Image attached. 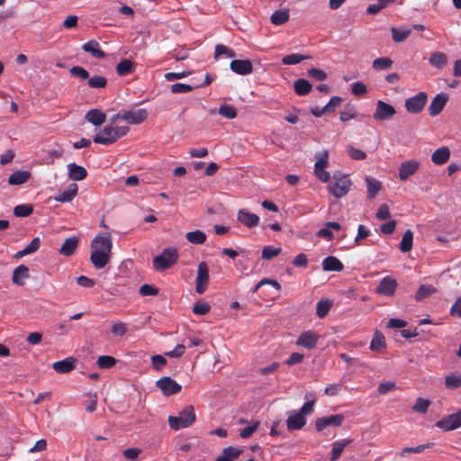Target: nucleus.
<instances>
[{
  "label": "nucleus",
  "instance_id": "774afa93",
  "mask_svg": "<svg viewBox=\"0 0 461 461\" xmlns=\"http://www.w3.org/2000/svg\"><path fill=\"white\" fill-rule=\"evenodd\" d=\"M396 227V221L394 220L389 221L380 225V230L384 235L392 234Z\"/></svg>",
  "mask_w": 461,
  "mask_h": 461
},
{
  "label": "nucleus",
  "instance_id": "49530a36",
  "mask_svg": "<svg viewBox=\"0 0 461 461\" xmlns=\"http://www.w3.org/2000/svg\"><path fill=\"white\" fill-rule=\"evenodd\" d=\"M307 59H308L307 56H303L299 53H293V54L286 55V56L283 57L282 63L284 65H296Z\"/></svg>",
  "mask_w": 461,
  "mask_h": 461
},
{
  "label": "nucleus",
  "instance_id": "603ef678",
  "mask_svg": "<svg viewBox=\"0 0 461 461\" xmlns=\"http://www.w3.org/2000/svg\"><path fill=\"white\" fill-rule=\"evenodd\" d=\"M282 251L281 248H274L272 246H266L262 249V258L266 260H269L276 256H278Z\"/></svg>",
  "mask_w": 461,
  "mask_h": 461
},
{
  "label": "nucleus",
  "instance_id": "37998d69",
  "mask_svg": "<svg viewBox=\"0 0 461 461\" xmlns=\"http://www.w3.org/2000/svg\"><path fill=\"white\" fill-rule=\"evenodd\" d=\"M436 291L437 289L433 285H421L415 294V299L421 301L436 293Z\"/></svg>",
  "mask_w": 461,
  "mask_h": 461
},
{
  "label": "nucleus",
  "instance_id": "f3484780",
  "mask_svg": "<svg viewBox=\"0 0 461 461\" xmlns=\"http://www.w3.org/2000/svg\"><path fill=\"white\" fill-rule=\"evenodd\" d=\"M420 163L416 160H407L402 162L399 167V178L405 181L411 176L414 175L419 169Z\"/></svg>",
  "mask_w": 461,
  "mask_h": 461
},
{
  "label": "nucleus",
  "instance_id": "c9c22d12",
  "mask_svg": "<svg viewBox=\"0 0 461 461\" xmlns=\"http://www.w3.org/2000/svg\"><path fill=\"white\" fill-rule=\"evenodd\" d=\"M135 64L130 59H124L116 66V73L119 76H127L134 71Z\"/></svg>",
  "mask_w": 461,
  "mask_h": 461
},
{
  "label": "nucleus",
  "instance_id": "c85d7f7f",
  "mask_svg": "<svg viewBox=\"0 0 461 461\" xmlns=\"http://www.w3.org/2000/svg\"><path fill=\"white\" fill-rule=\"evenodd\" d=\"M78 246V238L71 237L66 239L63 242L61 248L59 249V253L63 256L69 257L73 255Z\"/></svg>",
  "mask_w": 461,
  "mask_h": 461
},
{
  "label": "nucleus",
  "instance_id": "20e7f679",
  "mask_svg": "<svg viewBox=\"0 0 461 461\" xmlns=\"http://www.w3.org/2000/svg\"><path fill=\"white\" fill-rule=\"evenodd\" d=\"M315 158L317 159L314 165V172L316 176L323 183L329 182L330 179V173L325 170L329 164L328 151L324 150L322 152H318L316 153Z\"/></svg>",
  "mask_w": 461,
  "mask_h": 461
},
{
  "label": "nucleus",
  "instance_id": "72a5a7b5",
  "mask_svg": "<svg viewBox=\"0 0 461 461\" xmlns=\"http://www.w3.org/2000/svg\"><path fill=\"white\" fill-rule=\"evenodd\" d=\"M312 88V84L304 79V78H299L294 81V89L297 95L303 96L308 95Z\"/></svg>",
  "mask_w": 461,
  "mask_h": 461
},
{
  "label": "nucleus",
  "instance_id": "1a4fd4ad",
  "mask_svg": "<svg viewBox=\"0 0 461 461\" xmlns=\"http://www.w3.org/2000/svg\"><path fill=\"white\" fill-rule=\"evenodd\" d=\"M396 111L393 105L382 100H378L373 117L377 121H386L392 119Z\"/></svg>",
  "mask_w": 461,
  "mask_h": 461
},
{
  "label": "nucleus",
  "instance_id": "f257e3e1",
  "mask_svg": "<svg viewBox=\"0 0 461 461\" xmlns=\"http://www.w3.org/2000/svg\"><path fill=\"white\" fill-rule=\"evenodd\" d=\"M194 407L189 405L184 408L177 416H169L168 424L171 429L179 430L190 427L195 421Z\"/></svg>",
  "mask_w": 461,
  "mask_h": 461
},
{
  "label": "nucleus",
  "instance_id": "ea45409f",
  "mask_svg": "<svg viewBox=\"0 0 461 461\" xmlns=\"http://www.w3.org/2000/svg\"><path fill=\"white\" fill-rule=\"evenodd\" d=\"M366 185H367V196H368V198H374L375 196H376L378 192L381 190L382 184L380 181H378L371 176H366Z\"/></svg>",
  "mask_w": 461,
  "mask_h": 461
},
{
  "label": "nucleus",
  "instance_id": "6e6d98bb",
  "mask_svg": "<svg viewBox=\"0 0 461 461\" xmlns=\"http://www.w3.org/2000/svg\"><path fill=\"white\" fill-rule=\"evenodd\" d=\"M264 285H271L272 286H274L276 291H280L281 290V285L274 280V279H268V278H264L262 279L261 281H259L252 289H251V292L253 294L257 293L258 291V289L263 286Z\"/></svg>",
  "mask_w": 461,
  "mask_h": 461
},
{
  "label": "nucleus",
  "instance_id": "5701e85b",
  "mask_svg": "<svg viewBox=\"0 0 461 461\" xmlns=\"http://www.w3.org/2000/svg\"><path fill=\"white\" fill-rule=\"evenodd\" d=\"M29 277V267L24 265H20L14 268L13 272L12 281L14 285L22 286L25 284V281Z\"/></svg>",
  "mask_w": 461,
  "mask_h": 461
},
{
  "label": "nucleus",
  "instance_id": "c03bdc74",
  "mask_svg": "<svg viewBox=\"0 0 461 461\" xmlns=\"http://www.w3.org/2000/svg\"><path fill=\"white\" fill-rule=\"evenodd\" d=\"M332 306L330 300H321L317 303L316 314L319 318L322 319L326 317Z\"/></svg>",
  "mask_w": 461,
  "mask_h": 461
},
{
  "label": "nucleus",
  "instance_id": "13d9d810",
  "mask_svg": "<svg viewBox=\"0 0 461 461\" xmlns=\"http://www.w3.org/2000/svg\"><path fill=\"white\" fill-rule=\"evenodd\" d=\"M357 113L352 106L348 104L343 111L339 113V119L341 122H348L350 119H354Z\"/></svg>",
  "mask_w": 461,
  "mask_h": 461
},
{
  "label": "nucleus",
  "instance_id": "de8ad7c7",
  "mask_svg": "<svg viewBox=\"0 0 461 461\" xmlns=\"http://www.w3.org/2000/svg\"><path fill=\"white\" fill-rule=\"evenodd\" d=\"M392 64L393 60L390 58H378L373 61V68L375 70H384L390 68Z\"/></svg>",
  "mask_w": 461,
  "mask_h": 461
},
{
  "label": "nucleus",
  "instance_id": "2f4dec72",
  "mask_svg": "<svg viewBox=\"0 0 461 461\" xmlns=\"http://www.w3.org/2000/svg\"><path fill=\"white\" fill-rule=\"evenodd\" d=\"M31 178L29 171H16L9 176L8 184L11 185H18L26 183Z\"/></svg>",
  "mask_w": 461,
  "mask_h": 461
},
{
  "label": "nucleus",
  "instance_id": "b1692460",
  "mask_svg": "<svg viewBox=\"0 0 461 461\" xmlns=\"http://www.w3.org/2000/svg\"><path fill=\"white\" fill-rule=\"evenodd\" d=\"M77 191H78L77 185L75 183H72L68 185L67 190L53 196V199L59 203H69L77 196Z\"/></svg>",
  "mask_w": 461,
  "mask_h": 461
},
{
  "label": "nucleus",
  "instance_id": "58836bf2",
  "mask_svg": "<svg viewBox=\"0 0 461 461\" xmlns=\"http://www.w3.org/2000/svg\"><path fill=\"white\" fill-rule=\"evenodd\" d=\"M444 385L447 390H455L461 387V375L450 373L446 375Z\"/></svg>",
  "mask_w": 461,
  "mask_h": 461
},
{
  "label": "nucleus",
  "instance_id": "412c9836",
  "mask_svg": "<svg viewBox=\"0 0 461 461\" xmlns=\"http://www.w3.org/2000/svg\"><path fill=\"white\" fill-rule=\"evenodd\" d=\"M306 424V418L303 417L299 411L292 413L286 420L287 429L299 430Z\"/></svg>",
  "mask_w": 461,
  "mask_h": 461
},
{
  "label": "nucleus",
  "instance_id": "423d86ee",
  "mask_svg": "<svg viewBox=\"0 0 461 461\" xmlns=\"http://www.w3.org/2000/svg\"><path fill=\"white\" fill-rule=\"evenodd\" d=\"M436 427L443 431H451L461 427V410L456 413L444 416L436 422Z\"/></svg>",
  "mask_w": 461,
  "mask_h": 461
},
{
  "label": "nucleus",
  "instance_id": "7c9ffc66",
  "mask_svg": "<svg viewBox=\"0 0 461 461\" xmlns=\"http://www.w3.org/2000/svg\"><path fill=\"white\" fill-rule=\"evenodd\" d=\"M352 442V439L345 438L332 443L330 461H337L345 447Z\"/></svg>",
  "mask_w": 461,
  "mask_h": 461
},
{
  "label": "nucleus",
  "instance_id": "aec40b11",
  "mask_svg": "<svg viewBox=\"0 0 461 461\" xmlns=\"http://www.w3.org/2000/svg\"><path fill=\"white\" fill-rule=\"evenodd\" d=\"M111 255L99 250H91L90 261L95 269L104 268L110 261Z\"/></svg>",
  "mask_w": 461,
  "mask_h": 461
},
{
  "label": "nucleus",
  "instance_id": "a18cd8bd",
  "mask_svg": "<svg viewBox=\"0 0 461 461\" xmlns=\"http://www.w3.org/2000/svg\"><path fill=\"white\" fill-rule=\"evenodd\" d=\"M218 113L228 119H234L237 116V109L231 104H221L218 109Z\"/></svg>",
  "mask_w": 461,
  "mask_h": 461
},
{
  "label": "nucleus",
  "instance_id": "4c0bfd02",
  "mask_svg": "<svg viewBox=\"0 0 461 461\" xmlns=\"http://www.w3.org/2000/svg\"><path fill=\"white\" fill-rule=\"evenodd\" d=\"M429 64L437 68H443L447 63V57L440 51L433 52L429 59Z\"/></svg>",
  "mask_w": 461,
  "mask_h": 461
},
{
  "label": "nucleus",
  "instance_id": "9d476101",
  "mask_svg": "<svg viewBox=\"0 0 461 461\" xmlns=\"http://www.w3.org/2000/svg\"><path fill=\"white\" fill-rule=\"evenodd\" d=\"M113 241L110 234L96 235L91 242V250L112 254Z\"/></svg>",
  "mask_w": 461,
  "mask_h": 461
},
{
  "label": "nucleus",
  "instance_id": "4be33fe9",
  "mask_svg": "<svg viewBox=\"0 0 461 461\" xmlns=\"http://www.w3.org/2000/svg\"><path fill=\"white\" fill-rule=\"evenodd\" d=\"M53 369L59 374H67L76 367V359L74 357H67L52 364Z\"/></svg>",
  "mask_w": 461,
  "mask_h": 461
},
{
  "label": "nucleus",
  "instance_id": "338daca9",
  "mask_svg": "<svg viewBox=\"0 0 461 461\" xmlns=\"http://www.w3.org/2000/svg\"><path fill=\"white\" fill-rule=\"evenodd\" d=\"M111 331L114 336L122 337L127 332V326L123 322H116L113 324Z\"/></svg>",
  "mask_w": 461,
  "mask_h": 461
},
{
  "label": "nucleus",
  "instance_id": "3c124183",
  "mask_svg": "<svg viewBox=\"0 0 461 461\" xmlns=\"http://www.w3.org/2000/svg\"><path fill=\"white\" fill-rule=\"evenodd\" d=\"M87 85L91 88H104L107 85V79L103 76H94L88 78Z\"/></svg>",
  "mask_w": 461,
  "mask_h": 461
},
{
  "label": "nucleus",
  "instance_id": "ddd939ff",
  "mask_svg": "<svg viewBox=\"0 0 461 461\" xmlns=\"http://www.w3.org/2000/svg\"><path fill=\"white\" fill-rule=\"evenodd\" d=\"M148 111L146 109H138L135 111H124L122 113V119L130 124H139L148 118Z\"/></svg>",
  "mask_w": 461,
  "mask_h": 461
},
{
  "label": "nucleus",
  "instance_id": "a878e982",
  "mask_svg": "<svg viewBox=\"0 0 461 461\" xmlns=\"http://www.w3.org/2000/svg\"><path fill=\"white\" fill-rule=\"evenodd\" d=\"M85 119L95 126H100L105 122L106 114L99 109H91L86 113Z\"/></svg>",
  "mask_w": 461,
  "mask_h": 461
},
{
  "label": "nucleus",
  "instance_id": "4d7b16f0",
  "mask_svg": "<svg viewBox=\"0 0 461 461\" xmlns=\"http://www.w3.org/2000/svg\"><path fill=\"white\" fill-rule=\"evenodd\" d=\"M69 73L72 77H78L80 79H87L89 77L88 71L79 66H75L70 68Z\"/></svg>",
  "mask_w": 461,
  "mask_h": 461
},
{
  "label": "nucleus",
  "instance_id": "e433bc0d",
  "mask_svg": "<svg viewBox=\"0 0 461 461\" xmlns=\"http://www.w3.org/2000/svg\"><path fill=\"white\" fill-rule=\"evenodd\" d=\"M289 17L290 14L288 9H280L272 14L270 20L275 25H282L289 20Z\"/></svg>",
  "mask_w": 461,
  "mask_h": 461
},
{
  "label": "nucleus",
  "instance_id": "7ed1b4c3",
  "mask_svg": "<svg viewBox=\"0 0 461 461\" xmlns=\"http://www.w3.org/2000/svg\"><path fill=\"white\" fill-rule=\"evenodd\" d=\"M178 259L177 249L167 248L162 253L153 258V267L158 271L170 268Z\"/></svg>",
  "mask_w": 461,
  "mask_h": 461
},
{
  "label": "nucleus",
  "instance_id": "f8f14e48",
  "mask_svg": "<svg viewBox=\"0 0 461 461\" xmlns=\"http://www.w3.org/2000/svg\"><path fill=\"white\" fill-rule=\"evenodd\" d=\"M397 286L398 284L396 279L386 276L379 282L377 287L375 288V292L378 294L393 296L396 291Z\"/></svg>",
  "mask_w": 461,
  "mask_h": 461
},
{
  "label": "nucleus",
  "instance_id": "052dcab7",
  "mask_svg": "<svg viewBox=\"0 0 461 461\" xmlns=\"http://www.w3.org/2000/svg\"><path fill=\"white\" fill-rule=\"evenodd\" d=\"M194 89V86L183 83H176L171 86V92L173 94L188 93Z\"/></svg>",
  "mask_w": 461,
  "mask_h": 461
},
{
  "label": "nucleus",
  "instance_id": "6e6552de",
  "mask_svg": "<svg viewBox=\"0 0 461 461\" xmlns=\"http://www.w3.org/2000/svg\"><path fill=\"white\" fill-rule=\"evenodd\" d=\"M156 385L167 396L176 394L182 389V386L169 376L158 379L156 382Z\"/></svg>",
  "mask_w": 461,
  "mask_h": 461
},
{
  "label": "nucleus",
  "instance_id": "e2e57ef3",
  "mask_svg": "<svg viewBox=\"0 0 461 461\" xmlns=\"http://www.w3.org/2000/svg\"><path fill=\"white\" fill-rule=\"evenodd\" d=\"M226 54L230 58L235 57L234 50L227 48L225 45L218 44L215 47V59H218L221 55Z\"/></svg>",
  "mask_w": 461,
  "mask_h": 461
},
{
  "label": "nucleus",
  "instance_id": "cd10ccee",
  "mask_svg": "<svg viewBox=\"0 0 461 461\" xmlns=\"http://www.w3.org/2000/svg\"><path fill=\"white\" fill-rule=\"evenodd\" d=\"M322 269L324 271L340 272L344 269L342 262L333 256L325 258L322 261Z\"/></svg>",
  "mask_w": 461,
  "mask_h": 461
},
{
  "label": "nucleus",
  "instance_id": "5fc2aeb1",
  "mask_svg": "<svg viewBox=\"0 0 461 461\" xmlns=\"http://www.w3.org/2000/svg\"><path fill=\"white\" fill-rule=\"evenodd\" d=\"M116 364V359L111 356H100L97 359V365L101 368H110Z\"/></svg>",
  "mask_w": 461,
  "mask_h": 461
},
{
  "label": "nucleus",
  "instance_id": "680f3d73",
  "mask_svg": "<svg viewBox=\"0 0 461 461\" xmlns=\"http://www.w3.org/2000/svg\"><path fill=\"white\" fill-rule=\"evenodd\" d=\"M139 293L141 296L157 295L158 289L151 285L145 284L140 286Z\"/></svg>",
  "mask_w": 461,
  "mask_h": 461
},
{
  "label": "nucleus",
  "instance_id": "4468645a",
  "mask_svg": "<svg viewBox=\"0 0 461 461\" xmlns=\"http://www.w3.org/2000/svg\"><path fill=\"white\" fill-rule=\"evenodd\" d=\"M448 101V95L447 94L441 92L432 99L429 106V113L430 116H437L438 115L442 110L444 109L445 105L447 104Z\"/></svg>",
  "mask_w": 461,
  "mask_h": 461
},
{
  "label": "nucleus",
  "instance_id": "a19ab883",
  "mask_svg": "<svg viewBox=\"0 0 461 461\" xmlns=\"http://www.w3.org/2000/svg\"><path fill=\"white\" fill-rule=\"evenodd\" d=\"M185 238L188 240V242L195 245L203 244L206 240L205 233L199 230L187 232L185 234Z\"/></svg>",
  "mask_w": 461,
  "mask_h": 461
},
{
  "label": "nucleus",
  "instance_id": "bb28decb",
  "mask_svg": "<svg viewBox=\"0 0 461 461\" xmlns=\"http://www.w3.org/2000/svg\"><path fill=\"white\" fill-rule=\"evenodd\" d=\"M450 158V149L447 146H443L436 149L431 155V161L435 165H443L447 162Z\"/></svg>",
  "mask_w": 461,
  "mask_h": 461
},
{
  "label": "nucleus",
  "instance_id": "864d4df0",
  "mask_svg": "<svg viewBox=\"0 0 461 461\" xmlns=\"http://www.w3.org/2000/svg\"><path fill=\"white\" fill-rule=\"evenodd\" d=\"M430 405V401L428 399L418 398L412 410L419 413H426Z\"/></svg>",
  "mask_w": 461,
  "mask_h": 461
},
{
  "label": "nucleus",
  "instance_id": "dca6fc26",
  "mask_svg": "<svg viewBox=\"0 0 461 461\" xmlns=\"http://www.w3.org/2000/svg\"><path fill=\"white\" fill-rule=\"evenodd\" d=\"M94 142L103 144V145H110L114 143L117 139L115 138L114 132H113V126H105L103 130L99 131L98 134H96L94 139Z\"/></svg>",
  "mask_w": 461,
  "mask_h": 461
},
{
  "label": "nucleus",
  "instance_id": "c756f323",
  "mask_svg": "<svg viewBox=\"0 0 461 461\" xmlns=\"http://www.w3.org/2000/svg\"><path fill=\"white\" fill-rule=\"evenodd\" d=\"M82 49L95 59H104L105 57V53L101 50L100 44L95 40L83 44Z\"/></svg>",
  "mask_w": 461,
  "mask_h": 461
},
{
  "label": "nucleus",
  "instance_id": "0eeeda50",
  "mask_svg": "<svg viewBox=\"0 0 461 461\" xmlns=\"http://www.w3.org/2000/svg\"><path fill=\"white\" fill-rule=\"evenodd\" d=\"M209 283V269L206 262L199 263L195 279V292L202 294L207 289Z\"/></svg>",
  "mask_w": 461,
  "mask_h": 461
},
{
  "label": "nucleus",
  "instance_id": "69168bd1",
  "mask_svg": "<svg viewBox=\"0 0 461 461\" xmlns=\"http://www.w3.org/2000/svg\"><path fill=\"white\" fill-rule=\"evenodd\" d=\"M342 103V98L339 96H332L328 104L324 106V110L327 111V113L334 112L335 109L340 105Z\"/></svg>",
  "mask_w": 461,
  "mask_h": 461
},
{
  "label": "nucleus",
  "instance_id": "39448f33",
  "mask_svg": "<svg viewBox=\"0 0 461 461\" xmlns=\"http://www.w3.org/2000/svg\"><path fill=\"white\" fill-rule=\"evenodd\" d=\"M427 101L428 95L425 92H419L417 95L407 98L404 106L410 113H419L424 109Z\"/></svg>",
  "mask_w": 461,
  "mask_h": 461
},
{
  "label": "nucleus",
  "instance_id": "6ab92c4d",
  "mask_svg": "<svg viewBox=\"0 0 461 461\" xmlns=\"http://www.w3.org/2000/svg\"><path fill=\"white\" fill-rule=\"evenodd\" d=\"M237 218L240 223H242L244 226L248 228L256 227L259 223V217L257 214L252 213L246 209L239 210Z\"/></svg>",
  "mask_w": 461,
  "mask_h": 461
},
{
  "label": "nucleus",
  "instance_id": "473e14b6",
  "mask_svg": "<svg viewBox=\"0 0 461 461\" xmlns=\"http://www.w3.org/2000/svg\"><path fill=\"white\" fill-rule=\"evenodd\" d=\"M240 454V449L234 447H228L222 450V453L215 459V461H234Z\"/></svg>",
  "mask_w": 461,
  "mask_h": 461
},
{
  "label": "nucleus",
  "instance_id": "2eb2a0df",
  "mask_svg": "<svg viewBox=\"0 0 461 461\" xmlns=\"http://www.w3.org/2000/svg\"><path fill=\"white\" fill-rule=\"evenodd\" d=\"M319 338V335L312 330L303 331L299 335L296 345L307 349H312L317 345Z\"/></svg>",
  "mask_w": 461,
  "mask_h": 461
},
{
  "label": "nucleus",
  "instance_id": "8fccbe9b",
  "mask_svg": "<svg viewBox=\"0 0 461 461\" xmlns=\"http://www.w3.org/2000/svg\"><path fill=\"white\" fill-rule=\"evenodd\" d=\"M411 31L410 29H398L392 28L393 40L395 42H402L411 34Z\"/></svg>",
  "mask_w": 461,
  "mask_h": 461
},
{
  "label": "nucleus",
  "instance_id": "393cba45",
  "mask_svg": "<svg viewBox=\"0 0 461 461\" xmlns=\"http://www.w3.org/2000/svg\"><path fill=\"white\" fill-rule=\"evenodd\" d=\"M68 177L74 181L84 180L87 176L86 169L76 163H69L68 165Z\"/></svg>",
  "mask_w": 461,
  "mask_h": 461
},
{
  "label": "nucleus",
  "instance_id": "79ce46f5",
  "mask_svg": "<svg viewBox=\"0 0 461 461\" xmlns=\"http://www.w3.org/2000/svg\"><path fill=\"white\" fill-rule=\"evenodd\" d=\"M413 232L411 230H407L401 240L400 249L402 252H409L412 248Z\"/></svg>",
  "mask_w": 461,
  "mask_h": 461
},
{
  "label": "nucleus",
  "instance_id": "0e129e2a",
  "mask_svg": "<svg viewBox=\"0 0 461 461\" xmlns=\"http://www.w3.org/2000/svg\"><path fill=\"white\" fill-rule=\"evenodd\" d=\"M375 217L380 221L389 219L391 217L389 206L386 203L382 204L377 210Z\"/></svg>",
  "mask_w": 461,
  "mask_h": 461
},
{
  "label": "nucleus",
  "instance_id": "9b49d317",
  "mask_svg": "<svg viewBox=\"0 0 461 461\" xmlns=\"http://www.w3.org/2000/svg\"><path fill=\"white\" fill-rule=\"evenodd\" d=\"M345 420L343 414H334L328 417L318 418L315 420V427L318 431H322L328 426L340 427Z\"/></svg>",
  "mask_w": 461,
  "mask_h": 461
},
{
  "label": "nucleus",
  "instance_id": "bf43d9fd",
  "mask_svg": "<svg viewBox=\"0 0 461 461\" xmlns=\"http://www.w3.org/2000/svg\"><path fill=\"white\" fill-rule=\"evenodd\" d=\"M308 76L317 81H323L328 77L324 70L315 68H310L308 70Z\"/></svg>",
  "mask_w": 461,
  "mask_h": 461
},
{
  "label": "nucleus",
  "instance_id": "f03ea898",
  "mask_svg": "<svg viewBox=\"0 0 461 461\" xmlns=\"http://www.w3.org/2000/svg\"><path fill=\"white\" fill-rule=\"evenodd\" d=\"M351 185L352 182L347 176L337 172L333 175L328 189L336 198H341L348 193Z\"/></svg>",
  "mask_w": 461,
  "mask_h": 461
},
{
  "label": "nucleus",
  "instance_id": "f704fd0d",
  "mask_svg": "<svg viewBox=\"0 0 461 461\" xmlns=\"http://www.w3.org/2000/svg\"><path fill=\"white\" fill-rule=\"evenodd\" d=\"M386 347L385 338L383 333L376 330L370 342V349L372 351L379 352Z\"/></svg>",
  "mask_w": 461,
  "mask_h": 461
},
{
  "label": "nucleus",
  "instance_id": "a211bd4d",
  "mask_svg": "<svg viewBox=\"0 0 461 461\" xmlns=\"http://www.w3.org/2000/svg\"><path fill=\"white\" fill-rule=\"evenodd\" d=\"M230 69L238 75H249L253 71V66L249 59H233L230 64Z\"/></svg>",
  "mask_w": 461,
  "mask_h": 461
},
{
  "label": "nucleus",
  "instance_id": "09e8293b",
  "mask_svg": "<svg viewBox=\"0 0 461 461\" xmlns=\"http://www.w3.org/2000/svg\"><path fill=\"white\" fill-rule=\"evenodd\" d=\"M33 212L32 204H19L14 209V214L16 217H27L30 216Z\"/></svg>",
  "mask_w": 461,
  "mask_h": 461
}]
</instances>
